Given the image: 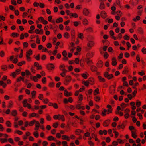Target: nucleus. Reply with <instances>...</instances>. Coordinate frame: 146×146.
I'll return each mask as SVG.
<instances>
[{
	"instance_id": "nucleus-1",
	"label": "nucleus",
	"mask_w": 146,
	"mask_h": 146,
	"mask_svg": "<svg viewBox=\"0 0 146 146\" xmlns=\"http://www.w3.org/2000/svg\"><path fill=\"white\" fill-rule=\"evenodd\" d=\"M8 135L6 134H4L2 138H0V141L1 143H7L9 141V139H8Z\"/></svg>"
},
{
	"instance_id": "nucleus-2",
	"label": "nucleus",
	"mask_w": 146,
	"mask_h": 146,
	"mask_svg": "<svg viewBox=\"0 0 146 146\" xmlns=\"http://www.w3.org/2000/svg\"><path fill=\"white\" fill-rule=\"evenodd\" d=\"M104 76L109 80L111 79L114 77L113 75L112 74H109L107 72H106L104 74Z\"/></svg>"
},
{
	"instance_id": "nucleus-3",
	"label": "nucleus",
	"mask_w": 146,
	"mask_h": 146,
	"mask_svg": "<svg viewBox=\"0 0 146 146\" xmlns=\"http://www.w3.org/2000/svg\"><path fill=\"white\" fill-rule=\"evenodd\" d=\"M112 109H109L108 110H104L102 112V115L103 116H105L106 115V113L107 114H109L110 113H111L112 112Z\"/></svg>"
},
{
	"instance_id": "nucleus-4",
	"label": "nucleus",
	"mask_w": 146,
	"mask_h": 146,
	"mask_svg": "<svg viewBox=\"0 0 146 146\" xmlns=\"http://www.w3.org/2000/svg\"><path fill=\"white\" fill-rule=\"evenodd\" d=\"M47 69L49 70H52L54 68V66L52 63H50L48 64L47 66Z\"/></svg>"
},
{
	"instance_id": "nucleus-5",
	"label": "nucleus",
	"mask_w": 146,
	"mask_h": 146,
	"mask_svg": "<svg viewBox=\"0 0 146 146\" xmlns=\"http://www.w3.org/2000/svg\"><path fill=\"white\" fill-rule=\"evenodd\" d=\"M94 42L93 41H89L87 43V46L88 47L91 48L94 46Z\"/></svg>"
},
{
	"instance_id": "nucleus-6",
	"label": "nucleus",
	"mask_w": 146,
	"mask_h": 146,
	"mask_svg": "<svg viewBox=\"0 0 146 146\" xmlns=\"http://www.w3.org/2000/svg\"><path fill=\"white\" fill-rule=\"evenodd\" d=\"M94 55V53L92 52H88L87 54V59H90L92 58Z\"/></svg>"
},
{
	"instance_id": "nucleus-7",
	"label": "nucleus",
	"mask_w": 146,
	"mask_h": 146,
	"mask_svg": "<svg viewBox=\"0 0 146 146\" xmlns=\"http://www.w3.org/2000/svg\"><path fill=\"white\" fill-rule=\"evenodd\" d=\"M97 66L99 68H100L102 67L103 65V62L101 60L99 61L96 64Z\"/></svg>"
},
{
	"instance_id": "nucleus-8",
	"label": "nucleus",
	"mask_w": 146,
	"mask_h": 146,
	"mask_svg": "<svg viewBox=\"0 0 146 146\" xmlns=\"http://www.w3.org/2000/svg\"><path fill=\"white\" fill-rule=\"evenodd\" d=\"M76 108L78 110H84L85 108L84 106H81L80 104H78L76 105Z\"/></svg>"
},
{
	"instance_id": "nucleus-9",
	"label": "nucleus",
	"mask_w": 146,
	"mask_h": 146,
	"mask_svg": "<svg viewBox=\"0 0 146 146\" xmlns=\"http://www.w3.org/2000/svg\"><path fill=\"white\" fill-rule=\"evenodd\" d=\"M83 13L84 15L85 16H87L88 15L89 13V12L88 9L85 8L83 9Z\"/></svg>"
},
{
	"instance_id": "nucleus-10",
	"label": "nucleus",
	"mask_w": 146,
	"mask_h": 146,
	"mask_svg": "<svg viewBox=\"0 0 146 146\" xmlns=\"http://www.w3.org/2000/svg\"><path fill=\"white\" fill-rule=\"evenodd\" d=\"M112 65L113 66H116L117 64V63L116 62V59L115 57H113L112 59Z\"/></svg>"
},
{
	"instance_id": "nucleus-11",
	"label": "nucleus",
	"mask_w": 146,
	"mask_h": 146,
	"mask_svg": "<svg viewBox=\"0 0 146 146\" xmlns=\"http://www.w3.org/2000/svg\"><path fill=\"white\" fill-rule=\"evenodd\" d=\"M90 69L93 72H96L97 71V68L94 66L92 65L90 66Z\"/></svg>"
},
{
	"instance_id": "nucleus-12",
	"label": "nucleus",
	"mask_w": 146,
	"mask_h": 146,
	"mask_svg": "<svg viewBox=\"0 0 146 146\" xmlns=\"http://www.w3.org/2000/svg\"><path fill=\"white\" fill-rule=\"evenodd\" d=\"M110 122V120H106L103 123V125L105 127L108 126L109 125Z\"/></svg>"
},
{
	"instance_id": "nucleus-13",
	"label": "nucleus",
	"mask_w": 146,
	"mask_h": 146,
	"mask_svg": "<svg viewBox=\"0 0 146 146\" xmlns=\"http://www.w3.org/2000/svg\"><path fill=\"white\" fill-rule=\"evenodd\" d=\"M62 139L63 140H66L68 141L70 140V139L68 136L65 135H63L62 136Z\"/></svg>"
},
{
	"instance_id": "nucleus-14",
	"label": "nucleus",
	"mask_w": 146,
	"mask_h": 146,
	"mask_svg": "<svg viewBox=\"0 0 146 146\" xmlns=\"http://www.w3.org/2000/svg\"><path fill=\"white\" fill-rule=\"evenodd\" d=\"M101 16L102 18H105L106 17V13L104 11H102L101 13Z\"/></svg>"
},
{
	"instance_id": "nucleus-15",
	"label": "nucleus",
	"mask_w": 146,
	"mask_h": 146,
	"mask_svg": "<svg viewBox=\"0 0 146 146\" xmlns=\"http://www.w3.org/2000/svg\"><path fill=\"white\" fill-rule=\"evenodd\" d=\"M99 8L101 10H102L104 9L105 8V5L103 2H101L100 3Z\"/></svg>"
},
{
	"instance_id": "nucleus-16",
	"label": "nucleus",
	"mask_w": 146,
	"mask_h": 146,
	"mask_svg": "<svg viewBox=\"0 0 146 146\" xmlns=\"http://www.w3.org/2000/svg\"><path fill=\"white\" fill-rule=\"evenodd\" d=\"M27 100L26 99H25L23 102V106L24 107H27V106L29 104L27 102Z\"/></svg>"
},
{
	"instance_id": "nucleus-17",
	"label": "nucleus",
	"mask_w": 146,
	"mask_h": 146,
	"mask_svg": "<svg viewBox=\"0 0 146 146\" xmlns=\"http://www.w3.org/2000/svg\"><path fill=\"white\" fill-rule=\"evenodd\" d=\"M59 116L58 118L59 120H61L63 121H64L65 119L64 115L59 114Z\"/></svg>"
},
{
	"instance_id": "nucleus-18",
	"label": "nucleus",
	"mask_w": 146,
	"mask_h": 146,
	"mask_svg": "<svg viewBox=\"0 0 146 146\" xmlns=\"http://www.w3.org/2000/svg\"><path fill=\"white\" fill-rule=\"evenodd\" d=\"M89 59H86V62L87 63L88 65L90 66L93 63L92 61L89 60Z\"/></svg>"
},
{
	"instance_id": "nucleus-19",
	"label": "nucleus",
	"mask_w": 146,
	"mask_h": 146,
	"mask_svg": "<svg viewBox=\"0 0 146 146\" xmlns=\"http://www.w3.org/2000/svg\"><path fill=\"white\" fill-rule=\"evenodd\" d=\"M32 52L31 49L29 50L28 52H26V56H30L32 54Z\"/></svg>"
},
{
	"instance_id": "nucleus-20",
	"label": "nucleus",
	"mask_w": 146,
	"mask_h": 146,
	"mask_svg": "<svg viewBox=\"0 0 146 146\" xmlns=\"http://www.w3.org/2000/svg\"><path fill=\"white\" fill-rule=\"evenodd\" d=\"M131 135L132 137L134 138H136L137 135H136V131H131Z\"/></svg>"
},
{
	"instance_id": "nucleus-21",
	"label": "nucleus",
	"mask_w": 146,
	"mask_h": 146,
	"mask_svg": "<svg viewBox=\"0 0 146 146\" xmlns=\"http://www.w3.org/2000/svg\"><path fill=\"white\" fill-rule=\"evenodd\" d=\"M63 21V18L62 17H60L59 18L57 19L56 20V22L57 23H59L62 22Z\"/></svg>"
},
{
	"instance_id": "nucleus-22",
	"label": "nucleus",
	"mask_w": 146,
	"mask_h": 146,
	"mask_svg": "<svg viewBox=\"0 0 146 146\" xmlns=\"http://www.w3.org/2000/svg\"><path fill=\"white\" fill-rule=\"evenodd\" d=\"M11 115L14 117H15L17 114V112L16 110H13L11 112Z\"/></svg>"
},
{
	"instance_id": "nucleus-23",
	"label": "nucleus",
	"mask_w": 146,
	"mask_h": 146,
	"mask_svg": "<svg viewBox=\"0 0 146 146\" xmlns=\"http://www.w3.org/2000/svg\"><path fill=\"white\" fill-rule=\"evenodd\" d=\"M11 36L13 38L18 37L19 36V34L17 33L13 32L12 33Z\"/></svg>"
},
{
	"instance_id": "nucleus-24",
	"label": "nucleus",
	"mask_w": 146,
	"mask_h": 146,
	"mask_svg": "<svg viewBox=\"0 0 146 146\" xmlns=\"http://www.w3.org/2000/svg\"><path fill=\"white\" fill-rule=\"evenodd\" d=\"M70 16L71 18L72 17H74L75 18H77L78 17V15L76 13H70Z\"/></svg>"
},
{
	"instance_id": "nucleus-25",
	"label": "nucleus",
	"mask_w": 146,
	"mask_h": 146,
	"mask_svg": "<svg viewBox=\"0 0 146 146\" xmlns=\"http://www.w3.org/2000/svg\"><path fill=\"white\" fill-rule=\"evenodd\" d=\"M89 83L91 84H93L94 83V79L92 77H90L88 81Z\"/></svg>"
},
{
	"instance_id": "nucleus-26",
	"label": "nucleus",
	"mask_w": 146,
	"mask_h": 146,
	"mask_svg": "<svg viewBox=\"0 0 146 146\" xmlns=\"http://www.w3.org/2000/svg\"><path fill=\"white\" fill-rule=\"evenodd\" d=\"M31 94L32 95V98L33 99H34L35 98L36 92L35 91H33L31 92Z\"/></svg>"
},
{
	"instance_id": "nucleus-27",
	"label": "nucleus",
	"mask_w": 146,
	"mask_h": 146,
	"mask_svg": "<svg viewBox=\"0 0 146 146\" xmlns=\"http://www.w3.org/2000/svg\"><path fill=\"white\" fill-rule=\"evenodd\" d=\"M71 78L70 76H67L65 78V80L69 82H70L71 80Z\"/></svg>"
},
{
	"instance_id": "nucleus-28",
	"label": "nucleus",
	"mask_w": 146,
	"mask_h": 146,
	"mask_svg": "<svg viewBox=\"0 0 146 146\" xmlns=\"http://www.w3.org/2000/svg\"><path fill=\"white\" fill-rule=\"evenodd\" d=\"M141 102L139 100H137L136 102V104L137 107H139L141 104Z\"/></svg>"
},
{
	"instance_id": "nucleus-29",
	"label": "nucleus",
	"mask_w": 146,
	"mask_h": 146,
	"mask_svg": "<svg viewBox=\"0 0 146 146\" xmlns=\"http://www.w3.org/2000/svg\"><path fill=\"white\" fill-rule=\"evenodd\" d=\"M98 78L100 82H104L105 81V79L104 78H103L101 76H98Z\"/></svg>"
},
{
	"instance_id": "nucleus-30",
	"label": "nucleus",
	"mask_w": 146,
	"mask_h": 146,
	"mask_svg": "<svg viewBox=\"0 0 146 146\" xmlns=\"http://www.w3.org/2000/svg\"><path fill=\"white\" fill-rule=\"evenodd\" d=\"M46 119L48 121H50L51 119V118L50 116L48 114H46Z\"/></svg>"
},
{
	"instance_id": "nucleus-31",
	"label": "nucleus",
	"mask_w": 146,
	"mask_h": 146,
	"mask_svg": "<svg viewBox=\"0 0 146 146\" xmlns=\"http://www.w3.org/2000/svg\"><path fill=\"white\" fill-rule=\"evenodd\" d=\"M138 32L141 34H143V29L141 27H139L138 29Z\"/></svg>"
},
{
	"instance_id": "nucleus-32",
	"label": "nucleus",
	"mask_w": 146,
	"mask_h": 146,
	"mask_svg": "<svg viewBox=\"0 0 146 146\" xmlns=\"http://www.w3.org/2000/svg\"><path fill=\"white\" fill-rule=\"evenodd\" d=\"M94 95H96L97 94L99 93V90L98 88H96L95 90L94 91Z\"/></svg>"
},
{
	"instance_id": "nucleus-33",
	"label": "nucleus",
	"mask_w": 146,
	"mask_h": 146,
	"mask_svg": "<svg viewBox=\"0 0 146 146\" xmlns=\"http://www.w3.org/2000/svg\"><path fill=\"white\" fill-rule=\"evenodd\" d=\"M83 23L84 25H86L88 24V22L87 20L85 19L83 20Z\"/></svg>"
},
{
	"instance_id": "nucleus-34",
	"label": "nucleus",
	"mask_w": 146,
	"mask_h": 146,
	"mask_svg": "<svg viewBox=\"0 0 146 146\" xmlns=\"http://www.w3.org/2000/svg\"><path fill=\"white\" fill-rule=\"evenodd\" d=\"M78 36L80 39H82L84 38L83 34L82 33H79L78 34Z\"/></svg>"
},
{
	"instance_id": "nucleus-35",
	"label": "nucleus",
	"mask_w": 146,
	"mask_h": 146,
	"mask_svg": "<svg viewBox=\"0 0 146 146\" xmlns=\"http://www.w3.org/2000/svg\"><path fill=\"white\" fill-rule=\"evenodd\" d=\"M47 139L48 140L50 141L53 140L55 141L54 138L52 136H48L47 138Z\"/></svg>"
},
{
	"instance_id": "nucleus-36",
	"label": "nucleus",
	"mask_w": 146,
	"mask_h": 146,
	"mask_svg": "<svg viewBox=\"0 0 146 146\" xmlns=\"http://www.w3.org/2000/svg\"><path fill=\"white\" fill-rule=\"evenodd\" d=\"M33 134L34 136L36 138H37L39 136V134L38 132L35 131L33 133Z\"/></svg>"
},
{
	"instance_id": "nucleus-37",
	"label": "nucleus",
	"mask_w": 146,
	"mask_h": 146,
	"mask_svg": "<svg viewBox=\"0 0 146 146\" xmlns=\"http://www.w3.org/2000/svg\"><path fill=\"white\" fill-rule=\"evenodd\" d=\"M36 121L35 120H33L32 121L30 122L29 123V125L30 126H32L34 125V123H35Z\"/></svg>"
},
{
	"instance_id": "nucleus-38",
	"label": "nucleus",
	"mask_w": 146,
	"mask_h": 146,
	"mask_svg": "<svg viewBox=\"0 0 146 146\" xmlns=\"http://www.w3.org/2000/svg\"><path fill=\"white\" fill-rule=\"evenodd\" d=\"M140 19V17L139 16H137L136 18L133 19V20L134 22H136L137 20H139Z\"/></svg>"
},
{
	"instance_id": "nucleus-39",
	"label": "nucleus",
	"mask_w": 146,
	"mask_h": 146,
	"mask_svg": "<svg viewBox=\"0 0 146 146\" xmlns=\"http://www.w3.org/2000/svg\"><path fill=\"white\" fill-rule=\"evenodd\" d=\"M86 30L88 32H92L93 31V29L92 27H89L87 28L86 29Z\"/></svg>"
},
{
	"instance_id": "nucleus-40",
	"label": "nucleus",
	"mask_w": 146,
	"mask_h": 146,
	"mask_svg": "<svg viewBox=\"0 0 146 146\" xmlns=\"http://www.w3.org/2000/svg\"><path fill=\"white\" fill-rule=\"evenodd\" d=\"M128 72V68L127 67H125L124 68V70L122 72V73L124 74Z\"/></svg>"
},
{
	"instance_id": "nucleus-41",
	"label": "nucleus",
	"mask_w": 146,
	"mask_h": 146,
	"mask_svg": "<svg viewBox=\"0 0 146 146\" xmlns=\"http://www.w3.org/2000/svg\"><path fill=\"white\" fill-rule=\"evenodd\" d=\"M0 85L2 86L4 88L6 86V84L4 83L2 81H0Z\"/></svg>"
},
{
	"instance_id": "nucleus-42",
	"label": "nucleus",
	"mask_w": 146,
	"mask_h": 146,
	"mask_svg": "<svg viewBox=\"0 0 146 146\" xmlns=\"http://www.w3.org/2000/svg\"><path fill=\"white\" fill-rule=\"evenodd\" d=\"M100 97L98 96H96L94 98V100L95 101L97 102L99 101L100 100Z\"/></svg>"
},
{
	"instance_id": "nucleus-43",
	"label": "nucleus",
	"mask_w": 146,
	"mask_h": 146,
	"mask_svg": "<svg viewBox=\"0 0 146 146\" xmlns=\"http://www.w3.org/2000/svg\"><path fill=\"white\" fill-rule=\"evenodd\" d=\"M25 61H22L21 62H19L17 64V65L19 66H21L23 64H25Z\"/></svg>"
},
{
	"instance_id": "nucleus-44",
	"label": "nucleus",
	"mask_w": 146,
	"mask_h": 146,
	"mask_svg": "<svg viewBox=\"0 0 146 146\" xmlns=\"http://www.w3.org/2000/svg\"><path fill=\"white\" fill-rule=\"evenodd\" d=\"M129 129L131 131H136V130L135 129L134 127L133 126H130L129 127Z\"/></svg>"
},
{
	"instance_id": "nucleus-45",
	"label": "nucleus",
	"mask_w": 146,
	"mask_h": 146,
	"mask_svg": "<svg viewBox=\"0 0 146 146\" xmlns=\"http://www.w3.org/2000/svg\"><path fill=\"white\" fill-rule=\"evenodd\" d=\"M64 37L65 38H68L69 37V34L67 32H66L64 33Z\"/></svg>"
},
{
	"instance_id": "nucleus-46",
	"label": "nucleus",
	"mask_w": 146,
	"mask_h": 146,
	"mask_svg": "<svg viewBox=\"0 0 146 146\" xmlns=\"http://www.w3.org/2000/svg\"><path fill=\"white\" fill-rule=\"evenodd\" d=\"M15 133H17L18 134L21 135L23 134V132L21 131H20L19 130H16L15 132Z\"/></svg>"
},
{
	"instance_id": "nucleus-47",
	"label": "nucleus",
	"mask_w": 146,
	"mask_h": 146,
	"mask_svg": "<svg viewBox=\"0 0 146 146\" xmlns=\"http://www.w3.org/2000/svg\"><path fill=\"white\" fill-rule=\"evenodd\" d=\"M84 83V85L86 86H88L89 85V82L88 81H83V83Z\"/></svg>"
},
{
	"instance_id": "nucleus-48",
	"label": "nucleus",
	"mask_w": 146,
	"mask_h": 146,
	"mask_svg": "<svg viewBox=\"0 0 146 146\" xmlns=\"http://www.w3.org/2000/svg\"><path fill=\"white\" fill-rule=\"evenodd\" d=\"M124 39L126 40H128L129 39V37L127 34L125 35L123 37Z\"/></svg>"
},
{
	"instance_id": "nucleus-49",
	"label": "nucleus",
	"mask_w": 146,
	"mask_h": 146,
	"mask_svg": "<svg viewBox=\"0 0 146 146\" xmlns=\"http://www.w3.org/2000/svg\"><path fill=\"white\" fill-rule=\"evenodd\" d=\"M109 56L108 54L107 53V52H105L104 54V57L105 59H107L108 58V56Z\"/></svg>"
},
{
	"instance_id": "nucleus-50",
	"label": "nucleus",
	"mask_w": 146,
	"mask_h": 146,
	"mask_svg": "<svg viewBox=\"0 0 146 146\" xmlns=\"http://www.w3.org/2000/svg\"><path fill=\"white\" fill-rule=\"evenodd\" d=\"M33 6L35 7H37L39 5V3L37 2H34L33 3Z\"/></svg>"
},
{
	"instance_id": "nucleus-51",
	"label": "nucleus",
	"mask_w": 146,
	"mask_h": 146,
	"mask_svg": "<svg viewBox=\"0 0 146 146\" xmlns=\"http://www.w3.org/2000/svg\"><path fill=\"white\" fill-rule=\"evenodd\" d=\"M52 106L55 109H57L58 108L57 104L56 103H54L53 104Z\"/></svg>"
},
{
	"instance_id": "nucleus-52",
	"label": "nucleus",
	"mask_w": 146,
	"mask_h": 146,
	"mask_svg": "<svg viewBox=\"0 0 146 146\" xmlns=\"http://www.w3.org/2000/svg\"><path fill=\"white\" fill-rule=\"evenodd\" d=\"M1 68L4 70H5L7 69V66L6 65H3L2 66Z\"/></svg>"
},
{
	"instance_id": "nucleus-53",
	"label": "nucleus",
	"mask_w": 146,
	"mask_h": 146,
	"mask_svg": "<svg viewBox=\"0 0 146 146\" xmlns=\"http://www.w3.org/2000/svg\"><path fill=\"white\" fill-rule=\"evenodd\" d=\"M39 5L40 6V7L42 8H44V7L45 6L44 4V3H40Z\"/></svg>"
},
{
	"instance_id": "nucleus-54",
	"label": "nucleus",
	"mask_w": 146,
	"mask_h": 146,
	"mask_svg": "<svg viewBox=\"0 0 146 146\" xmlns=\"http://www.w3.org/2000/svg\"><path fill=\"white\" fill-rule=\"evenodd\" d=\"M11 3L12 5H17L15 0H11Z\"/></svg>"
},
{
	"instance_id": "nucleus-55",
	"label": "nucleus",
	"mask_w": 146,
	"mask_h": 146,
	"mask_svg": "<svg viewBox=\"0 0 146 146\" xmlns=\"http://www.w3.org/2000/svg\"><path fill=\"white\" fill-rule=\"evenodd\" d=\"M142 52L144 54L146 53V49L145 47H143L142 49Z\"/></svg>"
},
{
	"instance_id": "nucleus-56",
	"label": "nucleus",
	"mask_w": 146,
	"mask_h": 146,
	"mask_svg": "<svg viewBox=\"0 0 146 146\" xmlns=\"http://www.w3.org/2000/svg\"><path fill=\"white\" fill-rule=\"evenodd\" d=\"M62 55L64 56H67V52L66 50L63 51L62 53Z\"/></svg>"
},
{
	"instance_id": "nucleus-57",
	"label": "nucleus",
	"mask_w": 146,
	"mask_h": 146,
	"mask_svg": "<svg viewBox=\"0 0 146 146\" xmlns=\"http://www.w3.org/2000/svg\"><path fill=\"white\" fill-rule=\"evenodd\" d=\"M80 62L79 59V58H75V62L77 64H78Z\"/></svg>"
},
{
	"instance_id": "nucleus-58",
	"label": "nucleus",
	"mask_w": 146,
	"mask_h": 146,
	"mask_svg": "<svg viewBox=\"0 0 146 146\" xmlns=\"http://www.w3.org/2000/svg\"><path fill=\"white\" fill-rule=\"evenodd\" d=\"M76 133H83L84 132V131L83 130H81L79 129H77L76 131Z\"/></svg>"
},
{
	"instance_id": "nucleus-59",
	"label": "nucleus",
	"mask_w": 146,
	"mask_h": 146,
	"mask_svg": "<svg viewBox=\"0 0 146 146\" xmlns=\"http://www.w3.org/2000/svg\"><path fill=\"white\" fill-rule=\"evenodd\" d=\"M46 78L45 77H44L42 80V82L43 83V84H45L46 82Z\"/></svg>"
},
{
	"instance_id": "nucleus-60",
	"label": "nucleus",
	"mask_w": 146,
	"mask_h": 146,
	"mask_svg": "<svg viewBox=\"0 0 146 146\" xmlns=\"http://www.w3.org/2000/svg\"><path fill=\"white\" fill-rule=\"evenodd\" d=\"M123 86H125L126 87L128 86V85L127 82H124L123 84Z\"/></svg>"
},
{
	"instance_id": "nucleus-61",
	"label": "nucleus",
	"mask_w": 146,
	"mask_h": 146,
	"mask_svg": "<svg viewBox=\"0 0 146 146\" xmlns=\"http://www.w3.org/2000/svg\"><path fill=\"white\" fill-rule=\"evenodd\" d=\"M65 66L63 64L61 65L60 66V70H63V69H65Z\"/></svg>"
},
{
	"instance_id": "nucleus-62",
	"label": "nucleus",
	"mask_w": 146,
	"mask_h": 146,
	"mask_svg": "<svg viewBox=\"0 0 146 146\" xmlns=\"http://www.w3.org/2000/svg\"><path fill=\"white\" fill-rule=\"evenodd\" d=\"M42 144L43 146H46L48 144V143L47 141H44L42 142Z\"/></svg>"
},
{
	"instance_id": "nucleus-63",
	"label": "nucleus",
	"mask_w": 146,
	"mask_h": 146,
	"mask_svg": "<svg viewBox=\"0 0 146 146\" xmlns=\"http://www.w3.org/2000/svg\"><path fill=\"white\" fill-rule=\"evenodd\" d=\"M88 144L90 146H94V143L90 141H88Z\"/></svg>"
},
{
	"instance_id": "nucleus-64",
	"label": "nucleus",
	"mask_w": 146,
	"mask_h": 146,
	"mask_svg": "<svg viewBox=\"0 0 146 146\" xmlns=\"http://www.w3.org/2000/svg\"><path fill=\"white\" fill-rule=\"evenodd\" d=\"M62 143L63 146H65L67 145V143L66 141H63L62 142Z\"/></svg>"
}]
</instances>
